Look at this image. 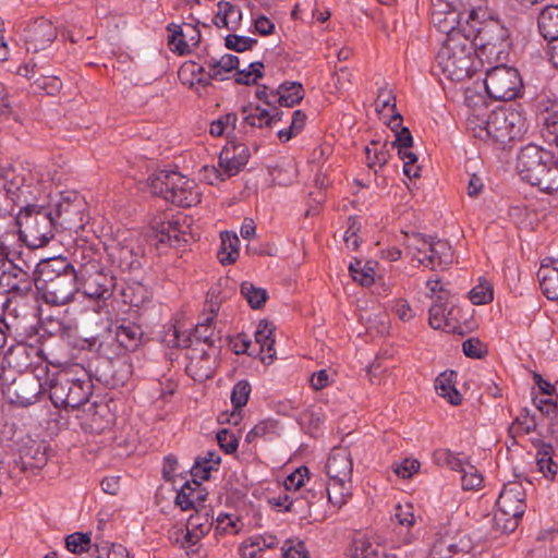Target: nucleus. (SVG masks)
I'll return each instance as SVG.
<instances>
[{
  "instance_id": "1",
  "label": "nucleus",
  "mask_w": 558,
  "mask_h": 558,
  "mask_svg": "<svg viewBox=\"0 0 558 558\" xmlns=\"http://www.w3.org/2000/svg\"><path fill=\"white\" fill-rule=\"evenodd\" d=\"M468 128L481 141L505 145L520 138L526 132L527 124L520 111L500 108L492 111L486 119L469 118Z\"/></svg>"
},
{
  "instance_id": "2",
  "label": "nucleus",
  "mask_w": 558,
  "mask_h": 558,
  "mask_svg": "<svg viewBox=\"0 0 558 558\" xmlns=\"http://www.w3.org/2000/svg\"><path fill=\"white\" fill-rule=\"evenodd\" d=\"M39 296L51 305L70 303L78 291L77 275L65 259H53L41 266L35 280Z\"/></svg>"
},
{
  "instance_id": "3",
  "label": "nucleus",
  "mask_w": 558,
  "mask_h": 558,
  "mask_svg": "<svg viewBox=\"0 0 558 558\" xmlns=\"http://www.w3.org/2000/svg\"><path fill=\"white\" fill-rule=\"evenodd\" d=\"M485 16V11L481 8L472 9L468 12L463 35H470L473 49H477L480 58L487 59L488 62L502 61L506 58L507 29L496 21H481Z\"/></svg>"
},
{
  "instance_id": "4",
  "label": "nucleus",
  "mask_w": 558,
  "mask_h": 558,
  "mask_svg": "<svg viewBox=\"0 0 558 558\" xmlns=\"http://www.w3.org/2000/svg\"><path fill=\"white\" fill-rule=\"evenodd\" d=\"M517 170L523 181L543 192L558 190V159L549 150L526 145L518 154Z\"/></svg>"
},
{
  "instance_id": "5",
  "label": "nucleus",
  "mask_w": 558,
  "mask_h": 558,
  "mask_svg": "<svg viewBox=\"0 0 558 558\" xmlns=\"http://www.w3.org/2000/svg\"><path fill=\"white\" fill-rule=\"evenodd\" d=\"M474 53L470 35L456 34L446 38L436 60L448 80L461 82L470 77L474 71Z\"/></svg>"
},
{
  "instance_id": "6",
  "label": "nucleus",
  "mask_w": 558,
  "mask_h": 558,
  "mask_svg": "<svg viewBox=\"0 0 558 558\" xmlns=\"http://www.w3.org/2000/svg\"><path fill=\"white\" fill-rule=\"evenodd\" d=\"M329 477L327 496L329 502L341 508L352 495L353 461L347 448H333L326 462Z\"/></svg>"
},
{
  "instance_id": "7",
  "label": "nucleus",
  "mask_w": 558,
  "mask_h": 558,
  "mask_svg": "<svg viewBox=\"0 0 558 558\" xmlns=\"http://www.w3.org/2000/svg\"><path fill=\"white\" fill-rule=\"evenodd\" d=\"M16 225L21 240L27 246L38 248L53 238L57 221L50 209L27 205L19 213Z\"/></svg>"
},
{
  "instance_id": "8",
  "label": "nucleus",
  "mask_w": 558,
  "mask_h": 558,
  "mask_svg": "<svg viewBox=\"0 0 558 558\" xmlns=\"http://www.w3.org/2000/svg\"><path fill=\"white\" fill-rule=\"evenodd\" d=\"M49 397L57 408L76 409L88 401L93 383L85 376L74 378L66 371H60L47 378Z\"/></svg>"
},
{
  "instance_id": "9",
  "label": "nucleus",
  "mask_w": 558,
  "mask_h": 558,
  "mask_svg": "<svg viewBox=\"0 0 558 558\" xmlns=\"http://www.w3.org/2000/svg\"><path fill=\"white\" fill-rule=\"evenodd\" d=\"M154 194L181 207H190L201 202L196 183L177 171H160L150 179Z\"/></svg>"
},
{
  "instance_id": "10",
  "label": "nucleus",
  "mask_w": 558,
  "mask_h": 558,
  "mask_svg": "<svg viewBox=\"0 0 558 558\" xmlns=\"http://www.w3.org/2000/svg\"><path fill=\"white\" fill-rule=\"evenodd\" d=\"M497 507L498 510L494 517L497 527L505 533L514 531L526 508L525 489L522 483L505 484L497 499Z\"/></svg>"
},
{
  "instance_id": "11",
  "label": "nucleus",
  "mask_w": 558,
  "mask_h": 558,
  "mask_svg": "<svg viewBox=\"0 0 558 558\" xmlns=\"http://www.w3.org/2000/svg\"><path fill=\"white\" fill-rule=\"evenodd\" d=\"M405 248L413 259L430 269L445 267L452 262L451 246L445 240H435L414 233L407 238Z\"/></svg>"
},
{
  "instance_id": "12",
  "label": "nucleus",
  "mask_w": 558,
  "mask_h": 558,
  "mask_svg": "<svg viewBox=\"0 0 558 558\" xmlns=\"http://www.w3.org/2000/svg\"><path fill=\"white\" fill-rule=\"evenodd\" d=\"M484 84L489 97L500 101L514 99L523 86L519 72L507 65H497L487 70Z\"/></svg>"
},
{
  "instance_id": "13",
  "label": "nucleus",
  "mask_w": 558,
  "mask_h": 558,
  "mask_svg": "<svg viewBox=\"0 0 558 558\" xmlns=\"http://www.w3.org/2000/svg\"><path fill=\"white\" fill-rule=\"evenodd\" d=\"M109 262L121 272L141 267L140 247L130 232L118 233L105 246Z\"/></svg>"
},
{
  "instance_id": "14",
  "label": "nucleus",
  "mask_w": 558,
  "mask_h": 558,
  "mask_svg": "<svg viewBox=\"0 0 558 558\" xmlns=\"http://www.w3.org/2000/svg\"><path fill=\"white\" fill-rule=\"evenodd\" d=\"M473 547L468 533L448 526L434 543L429 558H473Z\"/></svg>"
},
{
  "instance_id": "15",
  "label": "nucleus",
  "mask_w": 558,
  "mask_h": 558,
  "mask_svg": "<svg viewBox=\"0 0 558 558\" xmlns=\"http://www.w3.org/2000/svg\"><path fill=\"white\" fill-rule=\"evenodd\" d=\"M45 376L47 378L49 376L47 365L37 367L34 376L15 379L8 389L11 402L20 407H28L37 402L39 396L48 388L47 380L41 381Z\"/></svg>"
},
{
  "instance_id": "16",
  "label": "nucleus",
  "mask_w": 558,
  "mask_h": 558,
  "mask_svg": "<svg viewBox=\"0 0 558 558\" xmlns=\"http://www.w3.org/2000/svg\"><path fill=\"white\" fill-rule=\"evenodd\" d=\"M78 291L95 300H107L114 288V276L105 266L77 275Z\"/></svg>"
},
{
  "instance_id": "17",
  "label": "nucleus",
  "mask_w": 558,
  "mask_h": 558,
  "mask_svg": "<svg viewBox=\"0 0 558 558\" xmlns=\"http://www.w3.org/2000/svg\"><path fill=\"white\" fill-rule=\"evenodd\" d=\"M213 527V518L208 512L196 510L187 522L185 530L178 529L171 534V538L181 543L182 547L195 545L201 538L207 535Z\"/></svg>"
},
{
  "instance_id": "18",
  "label": "nucleus",
  "mask_w": 558,
  "mask_h": 558,
  "mask_svg": "<svg viewBox=\"0 0 558 558\" xmlns=\"http://www.w3.org/2000/svg\"><path fill=\"white\" fill-rule=\"evenodd\" d=\"M57 225L65 229H76L84 225V203L76 193L62 196L56 205Z\"/></svg>"
},
{
  "instance_id": "19",
  "label": "nucleus",
  "mask_w": 558,
  "mask_h": 558,
  "mask_svg": "<svg viewBox=\"0 0 558 558\" xmlns=\"http://www.w3.org/2000/svg\"><path fill=\"white\" fill-rule=\"evenodd\" d=\"M168 31L170 33L168 36L169 47L179 54L189 53L201 41V32L192 23L170 24Z\"/></svg>"
},
{
  "instance_id": "20",
  "label": "nucleus",
  "mask_w": 558,
  "mask_h": 558,
  "mask_svg": "<svg viewBox=\"0 0 558 558\" xmlns=\"http://www.w3.org/2000/svg\"><path fill=\"white\" fill-rule=\"evenodd\" d=\"M186 373L197 381L211 378L216 368V352L214 349L207 351L204 348H192L189 353Z\"/></svg>"
},
{
  "instance_id": "21",
  "label": "nucleus",
  "mask_w": 558,
  "mask_h": 558,
  "mask_svg": "<svg viewBox=\"0 0 558 558\" xmlns=\"http://www.w3.org/2000/svg\"><path fill=\"white\" fill-rule=\"evenodd\" d=\"M250 150L243 143H229L219 154L218 166L225 175L231 178L236 175L247 163Z\"/></svg>"
},
{
  "instance_id": "22",
  "label": "nucleus",
  "mask_w": 558,
  "mask_h": 558,
  "mask_svg": "<svg viewBox=\"0 0 558 558\" xmlns=\"http://www.w3.org/2000/svg\"><path fill=\"white\" fill-rule=\"evenodd\" d=\"M57 38V28L45 19L36 20L29 25L25 38L26 50L38 52L49 47Z\"/></svg>"
},
{
  "instance_id": "23",
  "label": "nucleus",
  "mask_w": 558,
  "mask_h": 558,
  "mask_svg": "<svg viewBox=\"0 0 558 558\" xmlns=\"http://www.w3.org/2000/svg\"><path fill=\"white\" fill-rule=\"evenodd\" d=\"M210 314L204 319L203 323H199L195 326L192 333L189 336H184L181 338L180 333L175 331L177 336V344L182 347H192L194 344H207L211 350L213 348V337H214V319L218 312V306L214 303L208 304Z\"/></svg>"
},
{
  "instance_id": "24",
  "label": "nucleus",
  "mask_w": 558,
  "mask_h": 558,
  "mask_svg": "<svg viewBox=\"0 0 558 558\" xmlns=\"http://www.w3.org/2000/svg\"><path fill=\"white\" fill-rule=\"evenodd\" d=\"M102 253L95 245L83 241L77 243L72 253V260L68 262L76 272L83 275L85 271L93 270L101 264Z\"/></svg>"
},
{
  "instance_id": "25",
  "label": "nucleus",
  "mask_w": 558,
  "mask_h": 558,
  "mask_svg": "<svg viewBox=\"0 0 558 558\" xmlns=\"http://www.w3.org/2000/svg\"><path fill=\"white\" fill-rule=\"evenodd\" d=\"M207 497V490L199 482L193 478L186 481L177 492L175 505L183 511L198 510Z\"/></svg>"
},
{
  "instance_id": "26",
  "label": "nucleus",
  "mask_w": 558,
  "mask_h": 558,
  "mask_svg": "<svg viewBox=\"0 0 558 558\" xmlns=\"http://www.w3.org/2000/svg\"><path fill=\"white\" fill-rule=\"evenodd\" d=\"M459 310L447 301L435 302L429 308V325L434 329L453 331L457 327Z\"/></svg>"
},
{
  "instance_id": "27",
  "label": "nucleus",
  "mask_w": 558,
  "mask_h": 558,
  "mask_svg": "<svg viewBox=\"0 0 558 558\" xmlns=\"http://www.w3.org/2000/svg\"><path fill=\"white\" fill-rule=\"evenodd\" d=\"M432 22L437 29L447 35V38L456 34H464V28L459 29L461 25V13L454 9L444 10L441 4H434L432 10Z\"/></svg>"
},
{
  "instance_id": "28",
  "label": "nucleus",
  "mask_w": 558,
  "mask_h": 558,
  "mask_svg": "<svg viewBox=\"0 0 558 558\" xmlns=\"http://www.w3.org/2000/svg\"><path fill=\"white\" fill-rule=\"evenodd\" d=\"M29 280V267L27 269L14 264L10 259H0V287L8 290H19Z\"/></svg>"
},
{
  "instance_id": "29",
  "label": "nucleus",
  "mask_w": 558,
  "mask_h": 558,
  "mask_svg": "<svg viewBox=\"0 0 558 558\" xmlns=\"http://www.w3.org/2000/svg\"><path fill=\"white\" fill-rule=\"evenodd\" d=\"M350 558H376L378 556V544L373 536L354 532L348 548Z\"/></svg>"
},
{
  "instance_id": "30",
  "label": "nucleus",
  "mask_w": 558,
  "mask_h": 558,
  "mask_svg": "<svg viewBox=\"0 0 558 558\" xmlns=\"http://www.w3.org/2000/svg\"><path fill=\"white\" fill-rule=\"evenodd\" d=\"M114 337L122 348L133 351L142 341L143 330L138 325L123 320L121 324L116 326Z\"/></svg>"
},
{
  "instance_id": "31",
  "label": "nucleus",
  "mask_w": 558,
  "mask_h": 558,
  "mask_svg": "<svg viewBox=\"0 0 558 558\" xmlns=\"http://www.w3.org/2000/svg\"><path fill=\"white\" fill-rule=\"evenodd\" d=\"M282 118V112L275 111L269 113L265 109L259 107H245L243 108V121L244 123L254 128H272Z\"/></svg>"
},
{
  "instance_id": "32",
  "label": "nucleus",
  "mask_w": 558,
  "mask_h": 558,
  "mask_svg": "<svg viewBox=\"0 0 558 558\" xmlns=\"http://www.w3.org/2000/svg\"><path fill=\"white\" fill-rule=\"evenodd\" d=\"M539 133L545 142L558 146V106L546 108L539 116Z\"/></svg>"
},
{
  "instance_id": "33",
  "label": "nucleus",
  "mask_w": 558,
  "mask_h": 558,
  "mask_svg": "<svg viewBox=\"0 0 558 558\" xmlns=\"http://www.w3.org/2000/svg\"><path fill=\"white\" fill-rule=\"evenodd\" d=\"M217 7L218 11L214 17V24L218 28L236 29L242 20L241 9L228 1H220Z\"/></svg>"
},
{
  "instance_id": "34",
  "label": "nucleus",
  "mask_w": 558,
  "mask_h": 558,
  "mask_svg": "<svg viewBox=\"0 0 558 558\" xmlns=\"http://www.w3.org/2000/svg\"><path fill=\"white\" fill-rule=\"evenodd\" d=\"M208 78L223 81L228 74L238 68L239 58L233 54H225L220 59L209 58L205 61Z\"/></svg>"
},
{
  "instance_id": "35",
  "label": "nucleus",
  "mask_w": 558,
  "mask_h": 558,
  "mask_svg": "<svg viewBox=\"0 0 558 558\" xmlns=\"http://www.w3.org/2000/svg\"><path fill=\"white\" fill-rule=\"evenodd\" d=\"M538 28L546 40L553 44L558 41V5H548L542 10Z\"/></svg>"
},
{
  "instance_id": "36",
  "label": "nucleus",
  "mask_w": 558,
  "mask_h": 558,
  "mask_svg": "<svg viewBox=\"0 0 558 558\" xmlns=\"http://www.w3.org/2000/svg\"><path fill=\"white\" fill-rule=\"evenodd\" d=\"M456 377L457 374L454 372H445L435 379L436 392L452 405L460 404L462 400L461 393L454 386Z\"/></svg>"
},
{
  "instance_id": "37",
  "label": "nucleus",
  "mask_w": 558,
  "mask_h": 558,
  "mask_svg": "<svg viewBox=\"0 0 558 558\" xmlns=\"http://www.w3.org/2000/svg\"><path fill=\"white\" fill-rule=\"evenodd\" d=\"M365 154L368 168L377 173L389 160L388 143L373 141L371 145L365 147Z\"/></svg>"
},
{
  "instance_id": "38",
  "label": "nucleus",
  "mask_w": 558,
  "mask_h": 558,
  "mask_svg": "<svg viewBox=\"0 0 558 558\" xmlns=\"http://www.w3.org/2000/svg\"><path fill=\"white\" fill-rule=\"evenodd\" d=\"M537 276L544 295L548 300L558 301V266L542 265Z\"/></svg>"
},
{
  "instance_id": "39",
  "label": "nucleus",
  "mask_w": 558,
  "mask_h": 558,
  "mask_svg": "<svg viewBox=\"0 0 558 558\" xmlns=\"http://www.w3.org/2000/svg\"><path fill=\"white\" fill-rule=\"evenodd\" d=\"M221 248L218 252L219 260L222 265H230L239 257L240 240L233 232L225 231L220 234Z\"/></svg>"
},
{
  "instance_id": "40",
  "label": "nucleus",
  "mask_w": 558,
  "mask_h": 558,
  "mask_svg": "<svg viewBox=\"0 0 558 558\" xmlns=\"http://www.w3.org/2000/svg\"><path fill=\"white\" fill-rule=\"evenodd\" d=\"M219 463V453L215 450L207 451L205 456L196 458L191 469V474L195 478L198 477L201 480H208L210 472L216 470Z\"/></svg>"
},
{
  "instance_id": "41",
  "label": "nucleus",
  "mask_w": 558,
  "mask_h": 558,
  "mask_svg": "<svg viewBox=\"0 0 558 558\" xmlns=\"http://www.w3.org/2000/svg\"><path fill=\"white\" fill-rule=\"evenodd\" d=\"M275 97L278 98L277 101L279 105L284 107H293L303 99L304 89L300 83L287 82L278 87Z\"/></svg>"
},
{
  "instance_id": "42",
  "label": "nucleus",
  "mask_w": 558,
  "mask_h": 558,
  "mask_svg": "<svg viewBox=\"0 0 558 558\" xmlns=\"http://www.w3.org/2000/svg\"><path fill=\"white\" fill-rule=\"evenodd\" d=\"M553 452L551 445L539 442L536 452V464L538 471L549 478H554L558 471V464L553 460Z\"/></svg>"
},
{
  "instance_id": "43",
  "label": "nucleus",
  "mask_w": 558,
  "mask_h": 558,
  "mask_svg": "<svg viewBox=\"0 0 558 558\" xmlns=\"http://www.w3.org/2000/svg\"><path fill=\"white\" fill-rule=\"evenodd\" d=\"M255 340L260 345V351L266 352L272 359L276 354L274 348V326L269 322L260 320L255 331Z\"/></svg>"
},
{
  "instance_id": "44",
  "label": "nucleus",
  "mask_w": 558,
  "mask_h": 558,
  "mask_svg": "<svg viewBox=\"0 0 558 558\" xmlns=\"http://www.w3.org/2000/svg\"><path fill=\"white\" fill-rule=\"evenodd\" d=\"M433 461L439 466H446L452 471L459 472L468 462L460 454L447 448H439L433 452Z\"/></svg>"
},
{
  "instance_id": "45",
  "label": "nucleus",
  "mask_w": 558,
  "mask_h": 558,
  "mask_svg": "<svg viewBox=\"0 0 558 558\" xmlns=\"http://www.w3.org/2000/svg\"><path fill=\"white\" fill-rule=\"evenodd\" d=\"M375 266L374 262H366L364 265L360 260L350 264L349 270L354 281L361 286L369 287L375 282Z\"/></svg>"
},
{
  "instance_id": "46",
  "label": "nucleus",
  "mask_w": 558,
  "mask_h": 558,
  "mask_svg": "<svg viewBox=\"0 0 558 558\" xmlns=\"http://www.w3.org/2000/svg\"><path fill=\"white\" fill-rule=\"evenodd\" d=\"M241 294L244 296L252 308L262 307L268 298L267 291L265 289L257 288L247 281L241 284Z\"/></svg>"
},
{
  "instance_id": "47",
  "label": "nucleus",
  "mask_w": 558,
  "mask_h": 558,
  "mask_svg": "<svg viewBox=\"0 0 558 558\" xmlns=\"http://www.w3.org/2000/svg\"><path fill=\"white\" fill-rule=\"evenodd\" d=\"M469 298L475 305L489 303L494 298L492 283L485 279H481L480 282L469 292Z\"/></svg>"
},
{
  "instance_id": "48",
  "label": "nucleus",
  "mask_w": 558,
  "mask_h": 558,
  "mask_svg": "<svg viewBox=\"0 0 558 558\" xmlns=\"http://www.w3.org/2000/svg\"><path fill=\"white\" fill-rule=\"evenodd\" d=\"M459 472L462 473L461 485L464 490L478 489L482 486L483 476L474 465L466 462Z\"/></svg>"
},
{
  "instance_id": "49",
  "label": "nucleus",
  "mask_w": 558,
  "mask_h": 558,
  "mask_svg": "<svg viewBox=\"0 0 558 558\" xmlns=\"http://www.w3.org/2000/svg\"><path fill=\"white\" fill-rule=\"evenodd\" d=\"M282 558H311L310 551L303 541L289 538L281 546Z\"/></svg>"
},
{
  "instance_id": "50",
  "label": "nucleus",
  "mask_w": 558,
  "mask_h": 558,
  "mask_svg": "<svg viewBox=\"0 0 558 558\" xmlns=\"http://www.w3.org/2000/svg\"><path fill=\"white\" fill-rule=\"evenodd\" d=\"M159 242H167L171 246H180L181 243H186L187 240L184 232L180 231L178 222H168L167 226H162Z\"/></svg>"
},
{
  "instance_id": "51",
  "label": "nucleus",
  "mask_w": 558,
  "mask_h": 558,
  "mask_svg": "<svg viewBox=\"0 0 558 558\" xmlns=\"http://www.w3.org/2000/svg\"><path fill=\"white\" fill-rule=\"evenodd\" d=\"M32 85L35 92H44L47 95H54L62 87V83L57 76L45 75L44 73H40Z\"/></svg>"
},
{
  "instance_id": "52",
  "label": "nucleus",
  "mask_w": 558,
  "mask_h": 558,
  "mask_svg": "<svg viewBox=\"0 0 558 558\" xmlns=\"http://www.w3.org/2000/svg\"><path fill=\"white\" fill-rule=\"evenodd\" d=\"M269 504L276 508H279L281 511L286 512H302L301 500L299 496H294L293 494H283L277 497H272L269 499Z\"/></svg>"
},
{
  "instance_id": "53",
  "label": "nucleus",
  "mask_w": 558,
  "mask_h": 558,
  "mask_svg": "<svg viewBox=\"0 0 558 558\" xmlns=\"http://www.w3.org/2000/svg\"><path fill=\"white\" fill-rule=\"evenodd\" d=\"M251 385L247 380L238 381L231 392V402L234 410L240 411L248 401Z\"/></svg>"
},
{
  "instance_id": "54",
  "label": "nucleus",
  "mask_w": 558,
  "mask_h": 558,
  "mask_svg": "<svg viewBox=\"0 0 558 558\" xmlns=\"http://www.w3.org/2000/svg\"><path fill=\"white\" fill-rule=\"evenodd\" d=\"M308 480V469L306 466H300L294 472L289 474L284 480V488L294 496L296 492L305 484Z\"/></svg>"
},
{
  "instance_id": "55",
  "label": "nucleus",
  "mask_w": 558,
  "mask_h": 558,
  "mask_svg": "<svg viewBox=\"0 0 558 558\" xmlns=\"http://www.w3.org/2000/svg\"><path fill=\"white\" fill-rule=\"evenodd\" d=\"M66 548L76 556L92 548L90 538L87 534L73 533L65 538Z\"/></svg>"
},
{
  "instance_id": "56",
  "label": "nucleus",
  "mask_w": 558,
  "mask_h": 558,
  "mask_svg": "<svg viewBox=\"0 0 558 558\" xmlns=\"http://www.w3.org/2000/svg\"><path fill=\"white\" fill-rule=\"evenodd\" d=\"M277 429V422L274 420H265L256 424L246 435L247 441L256 438H264L274 434Z\"/></svg>"
},
{
  "instance_id": "57",
  "label": "nucleus",
  "mask_w": 558,
  "mask_h": 558,
  "mask_svg": "<svg viewBox=\"0 0 558 558\" xmlns=\"http://www.w3.org/2000/svg\"><path fill=\"white\" fill-rule=\"evenodd\" d=\"M263 63L252 62L248 64L247 70H241L236 73L235 82L239 84H252L262 76Z\"/></svg>"
},
{
  "instance_id": "58",
  "label": "nucleus",
  "mask_w": 558,
  "mask_h": 558,
  "mask_svg": "<svg viewBox=\"0 0 558 558\" xmlns=\"http://www.w3.org/2000/svg\"><path fill=\"white\" fill-rule=\"evenodd\" d=\"M359 231H360L359 221L355 218L350 217L348 220V228L343 234V241H344L347 247L351 251L357 250V247L360 245V238L357 235Z\"/></svg>"
},
{
  "instance_id": "59",
  "label": "nucleus",
  "mask_w": 558,
  "mask_h": 558,
  "mask_svg": "<svg viewBox=\"0 0 558 558\" xmlns=\"http://www.w3.org/2000/svg\"><path fill=\"white\" fill-rule=\"evenodd\" d=\"M98 545L100 554L98 558H129L126 548L120 544L101 542Z\"/></svg>"
},
{
  "instance_id": "60",
  "label": "nucleus",
  "mask_w": 558,
  "mask_h": 558,
  "mask_svg": "<svg viewBox=\"0 0 558 558\" xmlns=\"http://www.w3.org/2000/svg\"><path fill=\"white\" fill-rule=\"evenodd\" d=\"M256 43V39L245 36L228 35L226 37V47L238 52L251 49Z\"/></svg>"
},
{
  "instance_id": "61",
  "label": "nucleus",
  "mask_w": 558,
  "mask_h": 558,
  "mask_svg": "<svg viewBox=\"0 0 558 558\" xmlns=\"http://www.w3.org/2000/svg\"><path fill=\"white\" fill-rule=\"evenodd\" d=\"M199 175L202 181L210 185L217 184L228 179V177L225 175V171H222L219 166L218 168L215 166H204L199 171Z\"/></svg>"
},
{
  "instance_id": "62",
  "label": "nucleus",
  "mask_w": 558,
  "mask_h": 558,
  "mask_svg": "<svg viewBox=\"0 0 558 558\" xmlns=\"http://www.w3.org/2000/svg\"><path fill=\"white\" fill-rule=\"evenodd\" d=\"M395 518L402 527H410L415 523V517L411 505L396 507Z\"/></svg>"
},
{
  "instance_id": "63",
  "label": "nucleus",
  "mask_w": 558,
  "mask_h": 558,
  "mask_svg": "<svg viewBox=\"0 0 558 558\" xmlns=\"http://www.w3.org/2000/svg\"><path fill=\"white\" fill-rule=\"evenodd\" d=\"M217 441L227 453H233L239 446L238 438L228 429L218 432Z\"/></svg>"
},
{
  "instance_id": "64",
  "label": "nucleus",
  "mask_w": 558,
  "mask_h": 558,
  "mask_svg": "<svg viewBox=\"0 0 558 558\" xmlns=\"http://www.w3.org/2000/svg\"><path fill=\"white\" fill-rule=\"evenodd\" d=\"M420 469V462L415 459H404L401 463L397 464L395 472L402 478H409Z\"/></svg>"
}]
</instances>
